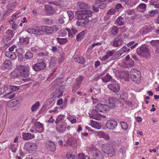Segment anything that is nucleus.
I'll use <instances>...</instances> for the list:
<instances>
[{
	"label": "nucleus",
	"instance_id": "f257e3e1",
	"mask_svg": "<svg viewBox=\"0 0 159 159\" xmlns=\"http://www.w3.org/2000/svg\"><path fill=\"white\" fill-rule=\"evenodd\" d=\"M30 68L29 67H25L23 66L19 65L17 66L16 68L14 70L12 73L17 72L16 76H20L22 78H27L29 75Z\"/></svg>",
	"mask_w": 159,
	"mask_h": 159
},
{
	"label": "nucleus",
	"instance_id": "f03ea898",
	"mask_svg": "<svg viewBox=\"0 0 159 159\" xmlns=\"http://www.w3.org/2000/svg\"><path fill=\"white\" fill-rule=\"evenodd\" d=\"M102 151L110 157L114 156L116 153L113 146L111 144L107 143L102 144L101 146Z\"/></svg>",
	"mask_w": 159,
	"mask_h": 159
},
{
	"label": "nucleus",
	"instance_id": "7ed1b4c3",
	"mask_svg": "<svg viewBox=\"0 0 159 159\" xmlns=\"http://www.w3.org/2000/svg\"><path fill=\"white\" fill-rule=\"evenodd\" d=\"M137 54L146 58H148L150 56V52L149 50V47L147 45H143L137 49Z\"/></svg>",
	"mask_w": 159,
	"mask_h": 159
},
{
	"label": "nucleus",
	"instance_id": "20e7f679",
	"mask_svg": "<svg viewBox=\"0 0 159 159\" xmlns=\"http://www.w3.org/2000/svg\"><path fill=\"white\" fill-rule=\"evenodd\" d=\"M88 150L95 159H103L104 157L102 153L94 146L89 148Z\"/></svg>",
	"mask_w": 159,
	"mask_h": 159
},
{
	"label": "nucleus",
	"instance_id": "39448f33",
	"mask_svg": "<svg viewBox=\"0 0 159 159\" xmlns=\"http://www.w3.org/2000/svg\"><path fill=\"white\" fill-rule=\"evenodd\" d=\"M131 78L132 81L136 84H139L141 81V73L136 69L133 68L130 71Z\"/></svg>",
	"mask_w": 159,
	"mask_h": 159
},
{
	"label": "nucleus",
	"instance_id": "423d86ee",
	"mask_svg": "<svg viewBox=\"0 0 159 159\" xmlns=\"http://www.w3.org/2000/svg\"><path fill=\"white\" fill-rule=\"evenodd\" d=\"M92 12H93L88 10L84 11H78L75 12V14L77 16L78 19L84 20L91 17L92 16Z\"/></svg>",
	"mask_w": 159,
	"mask_h": 159
},
{
	"label": "nucleus",
	"instance_id": "0eeeda50",
	"mask_svg": "<svg viewBox=\"0 0 159 159\" xmlns=\"http://www.w3.org/2000/svg\"><path fill=\"white\" fill-rule=\"evenodd\" d=\"M61 116V115L59 116L55 121L56 130L60 133H63L65 131L66 125V123L65 122L60 120V117Z\"/></svg>",
	"mask_w": 159,
	"mask_h": 159
},
{
	"label": "nucleus",
	"instance_id": "6e6552de",
	"mask_svg": "<svg viewBox=\"0 0 159 159\" xmlns=\"http://www.w3.org/2000/svg\"><path fill=\"white\" fill-rule=\"evenodd\" d=\"M38 148V145L36 143L28 142L24 145V149L29 152L35 151Z\"/></svg>",
	"mask_w": 159,
	"mask_h": 159
},
{
	"label": "nucleus",
	"instance_id": "1a4fd4ad",
	"mask_svg": "<svg viewBox=\"0 0 159 159\" xmlns=\"http://www.w3.org/2000/svg\"><path fill=\"white\" fill-rule=\"evenodd\" d=\"M46 66V63L44 62H42L33 65L32 66V68L34 71H38L45 69Z\"/></svg>",
	"mask_w": 159,
	"mask_h": 159
},
{
	"label": "nucleus",
	"instance_id": "9d476101",
	"mask_svg": "<svg viewBox=\"0 0 159 159\" xmlns=\"http://www.w3.org/2000/svg\"><path fill=\"white\" fill-rule=\"evenodd\" d=\"M95 110L99 112H104L109 110V106L106 104L98 103L96 106Z\"/></svg>",
	"mask_w": 159,
	"mask_h": 159
},
{
	"label": "nucleus",
	"instance_id": "9b49d317",
	"mask_svg": "<svg viewBox=\"0 0 159 159\" xmlns=\"http://www.w3.org/2000/svg\"><path fill=\"white\" fill-rule=\"evenodd\" d=\"M107 87L112 92L116 93L120 90V85L119 84L116 83H112L107 85Z\"/></svg>",
	"mask_w": 159,
	"mask_h": 159
},
{
	"label": "nucleus",
	"instance_id": "f8f14e48",
	"mask_svg": "<svg viewBox=\"0 0 159 159\" xmlns=\"http://www.w3.org/2000/svg\"><path fill=\"white\" fill-rule=\"evenodd\" d=\"M117 122L116 121L114 120H109L107 121L106 126L110 129H114L117 125Z\"/></svg>",
	"mask_w": 159,
	"mask_h": 159
},
{
	"label": "nucleus",
	"instance_id": "ddd939ff",
	"mask_svg": "<svg viewBox=\"0 0 159 159\" xmlns=\"http://www.w3.org/2000/svg\"><path fill=\"white\" fill-rule=\"evenodd\" d=\"M118 102V100L115 97H110L108 99L107 103L109 104V108H114L116 107V104Z\"/></svg>",
	"mask_w": 159,
	"mask_h": 159
},
{
	"label": "nucleus",
	"instance_id": "4468645a",
	"mask_svg": "<svg viewBox=\"0 0 159 159\" xmlns=\"http://www.w3.org/2000/svg\"><path fill=\"white\" fill-rule=\"evenodd\" d=\"M95 109H93L91 113L89 114V116L90 118L96 120H100L101 117V115Z\"/></svg>",
	"mask_w": 159,
	"mask_h": 159
},
{
	"label": "nucleus",
	"instance_id": "2eb2a0df",
	"mask_svg": "<svg viewBox=\"0 0 159 159\" xmlns=\"http://www.w3.org/2000/svg\"><path fill=\"white\" fill-rule=\"evenodd\" d=\"M77 5L79 9L81 10H87L90 8V7L87 3L82 2H78Z\"/></svg>",
	"mask_w": 159,
	"mask_h": 159
},
{
	"label": "nucleus",
	"instance_id": "dca6fc26",
	"mask_svg": "<svg viewBox=\"0 0 159 159\" xmlns=\"http://www.w3.org/2000/svg\"><path fill=\"white\" fill-rule=\"evenodd\" d=\"M39 27L40 30L41 31V34H42L43 32H45L48 34H51L53 32L52 29L51 27L43 26Z\"/></svg>",
	"mask_w": 159,
	"mask_h": 159
},
{
	"label": "nucleus",
	"instance_id": "f3484780",
	"mask_svg": "<svg viewBox=\"0 0 159 159\" xmlns=\"http://www.w3.org/2000/svg\"><path fill=\"white\" fill-rule=\"evenodd\" d=\"M64 88L63 85L61 86L59 88L56 90L54 92L53 95L55 96L57 94H58L57 97L59 98L63 95V90Z\"/></svg>",
	"mask_w": 159,
	"mask_h": 159
},
{
	"label": "nucleus",
	"instance_id": "a211bd4d",
	"mask_svg": "<svg viewBox=\"0 0 159 159\" xmlns=\"http://www.w3.org/2000/svg\"><path fill=\"white\" fill-rule=\"evenodd\" d=\"M22 138L24 140H28L34 139L35 137L34 135L30 133H24L22 134Z\"/></svg>",
	"mask_w": 159,
	"mask_h": 159
},
{
	"label": "nucleus",
	"instance_id": "6ab92c4d",
	"mask_svg": "<svg viewBox=\"0 0 159 159\" xmlns=\"http://www.w3.org/2000/svg\"><path fill=\"white\" fill-rule=\"evenodd\" d=\"M27 32L31 34H34L37 35L41 34V31L40 30V27H38L37 29H28L27 30Z\"/></svg>",
	"mask_w": 159,
	"mask_h": 159
},
{
	"label": "nucleus",
	"instance_id": "aec40b11",
	"mask_svg": "<svg viewBox=\"0 0 159 159\" xmlns=\"http://www.w3.org/2000/svg\"><path fill=\"white\" fill-rule=\"evenodd\" d=\"M47 148L52 152H54L56 150V146L55 143L52 141H49L47 143Z\"/></svg>",
	"mask_w": 159,
	"mask_h": 159
},
{
	"label": "nucleus",
	"instance_id": "412c9836",
	"mask_svg": "<svg viewBox=\"0 0 159 159\" xmlns=\"http://www.w3.org/2000/svg\"><path fill=\"white\" fill-rule=\"evenodd\" d=\"M120 76L121 79H124L126 81H128L129 80V73L127 71L121 72Z\"/></svg>",
	"mask_w": 159,
	"mask_h": 159
},
{
	"label": "nucleus",
	"instance_id": "4be33fe9",
	"mask_svg": "<svg viewBox=\"0 0 159 159\" xmlns=\"http://www.w3.org/2000/svg\"><path fill=\"white\" fill-rule=\"evenodd\" d=\"M45 10L49 14H52L55 12V10L51 5H46L45 6Z\"/></svg>",
	"mask_w": 159,
	"mask_h": 159
},
{
	"label": "nucleus",
	"instance_id": "5701e85b",
	"mask_svg": "<svg viewBox=\"0 0 159 159\" xmlns=\"http://www.w3.org/2000/svg\"><path fill=\"white\" fill-rule=\"evenodd\" d=\"M5 54L6 56L12 60H15L16 57L15 54L10 51H6L5 52Z\"/></svg>",
	"mask_w": 159,
	"mask_h": 159
},
{
	"label": "nucleus",
	"instance_id": "b1692460",
	"mask_svg": "<svg viewBox=\"0 0 159 159\" xmlns=\"http://www.w3.org/2000/svg\"><path fill=\"white\" fill-rule=\"evenodd\" d=\"M3 66L6 69H10L12 68V62L9 60H7L3 63Z\"/></svg>",
	"mask_w": 159,
	"mask_h": 159
},
{
	"label": "nucleus",
	"instance_id": "393cba45",
	"mask_svg": "<svg viewBox=\"0 0 159 159\" xmlns=\"http://www.w3.org/2000/svg\"><path fill=\"white\" fill-rule=\"evenodd\" d=\"M111 78V77L108 74H107L105 76L102 78L101 79L105 83L109 81L110 80L111 81L116 82V81L115 80Z\"/></svg>",
	"mask_w": 159,
	"mask_h": 159
},
{
	"label": "nucleus",
	"instance_id": "a878e982",
	"mask_svg": "<svg viewBox=\"0 0 159 159\" xmlns=\"http://www.w3.org/2000/svg\"><path fill=\"white\" fill-rule=\"evenodd\" d=\"M34 125L35 127L36 128L39 129H41V130L39 132V133H41L43 132L44 130V128L43 124L39 122L36 121L34 123Z\"/></svg>",
	"mask_w": 159,
	"mask_h": 159
},
{
	"label": "nucleus",
	"instance_id": "bb28decb",
	"mask_svg": "<svg viewBox=\"0 0 159 159\" xmlns=\"http://www.w3.org/2000/svg\"><path fill=\"white\" fill-rule=\"evenodd\" d=\"M11 38L10 37L5 36L3 39V41L6 45H10L12 43V40H11Z\"/></svg>",
	"mask_w": 159,
	"mask_h": 159
},
{
	"label": "nucleus",
	"instance_id": "cd10ccee",
	"mask_svg": "<svg viewBox=\"0 0 159 159\" xmlns=\"http://www.w3.org/2000/svg\"><path fill=\"white\" fill-rule=\"evenodd\" d=\"M74 59L75 61L79 63L82 64H83L84 63V58L82 56H77L75 57Z\"/></svg>",
	"mask_w": 159,
	"mask_h": 159
},
{
	"label": "nucleus",
	"instance_id": "c85d7f7f",
	"mask_svg": "<svg viewBox=\"0 0 159 159\" xmlns=\"http://www.w3.org/2000/svg\"><path fill=\"white\" fill-rule=\"evenodd\" d=\"M97 135L99 137L101 138L102 137L105 139L107 140H108L110 139L109 135L107 134L104 133L102 132L101 131H99L97 132Z\"/></svg>",
	"mask_w": 159,
	"mask_h": 159
},
{
	"label": "nucleus",
	"instance_id": "c756f323",
	"mask_svg": "<svg viewBox=\"0 0 159 159\" xmlns=\"http://www.w3.org/2000/svg\"><path fill=\"white\" fill-rule=\"evenodd\" d=\"M85 34V31H83L78 34L76 36V39L78 41H80L83 39Z\"/></svg>",
	"mask_w": 159,
	"mask_h": 159
},
{
	"label": "nucleus",
	"instance_id": "7c9ffc66",
	"mask_svg": "<svg viewBox=\"0 0 159 159\" xmlns=\"http://www.w3.org/2000/svg\"><path fill=\"white\" fill-rule=\"evenodd\" d=\"M91 124V126L98 129H100L101 128V125L99 123L96 121H93L92 120H90Z\"/></svg>",
	"mask_w": 159,
	"mask_h": 159
},
{
	"label": "nucleus",
	"instance_id": "2f4dec72",
	"mask_svg": "<svg viewBox=\"0 0 159 159\" xmlns=\"http://www.w3.org/2000/svg\"><path fill=\"white\" fill-rule=\"evenodd\" d=\"M76 143V140L73 137H71L68 139L67 144L70 145H72Z\"/></svg>",
	"mask_w": 159,
	"mask_h": 159
},
{
	"label": "nucleus",
	"instance_id": "473e14b6",
	"mask_svg": "<svg viewBox=\"0 0 159 159\" xmlns=\"http://www.w3.org/2000/svg\"><path fill=\"white\" fill-rule=\"evenodd\" d=\"M40 106V103L39 101H37L33 105L31 110L33 112L36 111Z\"/></svg>",
	"mask_w": 159,
	"mask_h": 159
},
{
	"label": "nucleus",
	"instance_id": "72a5a7b5",
	"mask_svg": "<svg viewBox=\"0 0 159 159\" xmlns=\"http://www.w3.org/2000/svg\"><path fill=\"white\" fill-rule=\"evenodd\" d=\"M20 42L24 44H27L29 43V39L28 37H24L20 38Z\"/></svg>",
	"mask_w": 159,
	"mask_h": 159
},
{
	"label": "nucleus",
	"instance_id": "f704fd0d",
	"mask_svg": "<svg viewBox=\"0 0 159 159\" xmlns=\"http://www.w3.org/2000/svg\"><path fill=\"white\" fill-rule=\"evenodd\" d=\"M151 45L155 48H159V40H152L150 42Z\"/></svg>",
	"mask_w": 159,
	"mask_h": 159
},
{
	"label": "nucleus",
	"instance_id": "c9c22d12",
	"mask_svg": "<svg viewBox=\"0 0 159 159\" xmlns=\"http://www.w3.org/2000/svg\"><path fill=\"white\" fill-rule=\"evenodd\" d=\"M119 30L118 28L116 26H114L111 28V33L112 35H115L118 33Z\"/></svg>",
	"mask_w": 159,
	"mask_h": 159
},
{
	"label": "nucleus",
	"instance_id": "e433bc0d",
	"mask_svg": "<svg viewBox=\"0 0 159 159\" xmlns=\"http://www.w3.org/2000/svg\"><path fill=\"white\" fill-rule=\"evenodd\" d=\"M57 41L60 44H63L67 42V39L66 38H59L56 39Z\"/></svg>",
	"mask_w": 159,
	"mask_h": 159
},
{
	"label": "nucleus",
	"instance_id": "4c0bfd02",
	"mask_svg": "<svg viewBox=\"0 0 159 159\" xmlns=\"http://www.w3.org/2000/svg\"><path fill=\"white\" fill-rule=\"evenodd\" d=\"M116 22L119 26L123 25L124 23L123 22V18L121 17H119L116 20Z\"/></svg>",
	"mask_w": 159,
	"mask_h": 159
},
{
	"label": "nucleus",
	"instance_id": "58836bf2",
	"mask_svg": "<svg viewBox=\"0 0 159 159\" xmlns=\"http://www.w3.org/2000/svg\"><path fill=\"white\" fill-rule=\"evenodd\" d=\"M57 58L56 57H54L52 58L50 60L49 66H53L57 63Z\"/></svg>",
	"mask_w": 159,
	"mask_h": 159
},
{
	"label": "nucleus",
	"instance_id": "ea45409f",
	"mask_svg": "<svg viewBox=\"0 0 159 159\" xmlns=\"http://www.w3.org/2000/svg\"><path fill=\"white\" fill-rule=\"evenodd\" d=\"M84 79V77L82 76H78L76 79V83L80 85Z\"/></svg>",
	"mask_w": 159,
	"mask_h": 159
},
{
	"label": "nucleus",
	"instance_id": "a19ab883",
	"mask_svg": "<svg viewBox=\"0 0 159 159\" xmlns=\"http://www.w3.org/2000/svg\"><path fill=\"white\" fill-rule=\"evenodd\" d=\"M17 2H13L10 6L8 7V10L12 11L16 7V6L17 5Z\"/></svg>",
	"mask_w": 159,
	"mask_h": 159
},
{
	"label": "nucleus",
	"instance_id": "79ce46f5",
	"mask_svg": "<svg viewBox=\"0 0 159 159\" xmlns=\"http://www.w3.org/2000/svg\"><path fill=\"white\" fill-rule=\"evenodd\" d=\"M83 20L79 19L76 22V25L78 26H83L84 25V21Z\"/></svg>",
	"mask_w": 159,
	"mask_h": 159
},
{
	"label": "nucleus",
	"instance_id": "37998d69",
	"mask_svg": "<svg viewBox=\"0 0 159 159\" xmlns=\"http://www.w3.org/2000/svg\"><path fill=\"white\" fill-rule=\"evenodd\" d=\"M6 33V34L9 35L8 36H7L10 37V38H12L14 35V34L13 33V32L11 30H7Z\"/></svg>",
	"mask_w": 159,
	"mask_h": 159
},
{
	"label": "nucleus",
	"instance_id": "c03bdc74",
	"mask_svg": "<svg viewBox=\"0 0 159 159\" xmlns=\"http://www.w3.org/2000/svg\"><path fill=\"white\" fill-rule=\"evenodd\" d=\"M158 12V11L157 10H151L148 12V14L150 16L152 17L157 14Z\"/></svg>",
	"mask_w": 159,
	"mask_h": 159
},
{
	"label": "nucleus",
	"instance_id": "a18cd8bd",
	"mask_svg": "<svg viewBox=\"0 0 159 159\" xmlns=\"http://www.w3.org/2000/svg\"><path fill=\"white\" fill-rule=\"evenodd\" d=\"M147 7V5L144 3H141L139 4L137 8L140 9H143L145 10Z\"/></svg>",
	"mask_w": 159,
	"mask_h": 159
},
{
	"label": "nucleus",
	"instance_id": "49530a36",
	"mask_svg": "<svg viewBox=\"0 0 159 159\" xmlns=\"http://www.w3.org/2000/svg\"><path fill=\"white\" fill-rule=\"evenodd\" d=\"M78 159H86V157H89L87 156H85L83 153H79L78 156Z\"/></svg>",
	"mask_w": 159,
	"mask_h": 159
},
{
	"label": "nucleus",
	"instance_id": "de8ad7c7",
	"mask_svg": "<svg viewBox=\"0 0 159 159\" xmlns=\"http://www.w3.org/2000/svg\"><path fill=\"white\" fill-rule=\"evenodd\" d=\"M120 50V51H121V52L123 53H124L126 52L129 51L130 50V49L127 48L126 46H124L121 48Z\"/></svg>",
	"mask_w": 159,
	"mask_h": 159
},
{
	"label": "nucleus",
	"instance_id": "09e8293b",
	"mask_svg": "<svg viewBox=\"0 0 159 159\" xmlns=\"http://www.w3.org/2000/svg\"><path fill=\"white\" fill-rule=\"evenodd\" d=\"M127 64L128 67H131L134 66V61L133 60L131 59L127 62Z\"/></svg>",
	"mask_w": 159,
	"mask_h": 159
},
{
	"label": "nucleus",
	"instance_id": "8fccbe9b",
	"mask_svg": "<svg viewBox=\"0 0 159 159\" xmlns=\"http://www.w3.org/2000/svg\"><path fill=\"white\" fill-rule=\"evenodd\" d=\"M80 85L76 83L73 86L72 90V91L75 92L77 89L80 88Z\"/></svg>",
	"mask_w": 159,
	"mask_h": 159
},
{
	"label": "nucleus",
	"instance_id": "3c124183",
	"mask_svg": "<svg viewBox=\"0 0 159 159\" xmlns=\"http://www.w3.org/2000/svg\"><path fill=\"white\" fill-rule=\"evenodd\" d=\"M97 3H95L93 5V10L96 12H98L99 11L98 9V6Z\"/></svg>",
	"mask_w": 159,
	"mask_h": 159
},
{
	"label": "nucleus",
	"instance_id": "603ef678",
	"mask_svg": "<svg viewBox=\"0 0 159 159\" xmlns=\"http://www.w3.org/2000/svg\"><path fill=\"white\" fill-rule=\"evenodd\" d=\"M98 5V7L99 8L101 9H103L104 8H105L106 6H107V4L104 3H97Z\"/></svg>",
	"mask_w": 159,
	"mask_h": 159
},
{
	"label": "nucleus",
	"instance_id": "864d4df0",
	"mask_svg": "<svg viewBox=\"0 0 159 159\" xmlns=\"http://www.w3.org/2000/svg\"><path fill=\"white\" fill-rule=\"evenodd\" d=\"M25 57L26 59H30L33 57V54L30 52H27L25 54Z\"/></svg>",
	"mask_w": 159,
	"mask_h": 159
},
{
	"label": "nucleus",
	"instance_id": "5fc2aeb1",
	"mask_svg": "<svg viewBox=\"0 0 159 159\" xmlns=\"http://www.w3.org/2000/svg\"><path fill=\"white\" fill-rule=\"evenodd\" d=\"M115 12L116 11L114 9H111L108 11L107 13V15L111 16L114 14Z\"/></svg>",
	"mask_w": 159,
	"mask_h": 159
},
{
	"label": "nucleus",
	"instance_id": "6e6d98bb",
	"mask_svg": "<svg viewBox=\"0 0 159 159\" xmlns=\"http://www.w3.org/2000/svg\"><path fill=\"white\" fill-rule=\"evenodd\" d=\"M116 52V51L114 50H112L111 51L108 50L106 53L110 57V56H112Z\"/></svg>",
	"mask_w": 159,
	"mask_h": 159
},
{
	"label": "nucleus",
	"instance_id": "4d7b16f0",
	"mask_svg": "<svg viewBox=\"0 0 159 159\" xmlns=\"http://www.w3.org/2000/svg\"><path fill=\"white\" fill-rule=\"evenodd\" d=\"M66 157L68 159H74L76 158V156L75 155H72L70 153H68L66 154Z\"/></svg>",
	"mask_w": 159,
	"mask_h": 159
},
{
	"label": "nucleus",
	"instance_id": "13d9d810",
	"mask_svg": "<svg viewBox=\"0 0 159 159\" xmlns=\"http://www.w3.org/2000/svg\"><path fill=\"white\" fill-rule=\"evenodd\" d=\"M113 46L115 47H117L119 46V41L117 40H116L115 38L113 40Z\"/></svg>",
	"mask_w": 159,
	"mask_h": 159
},
{
	"label": "nucleus",
	"instance_id": "bf43d9fd",
	"mask_svg": "<svg viewBox=\"0 0 159 159\" xmlns=\"http://www.w3.org/2000/svg\"><path fill=\"white\" fill-rule=\"evenodd\" d=\"M67 13L69 17V19L70 20H71L74 16V14L71 11H68Z\"/></svg>",
	"mask_w": 159,
	"mask_h": 159
},
{
	"label": "nucleus",
	"instance_id": "052dcab7",
	"mask_svg": "<svg viewBox=\"0 0 159 159\" xmlns=\"http://www.w3.org/2000/svg\"><path fill=\"white\" fill-rule=\"evenodd\" d=\"M120 124L122 128L123 129L126 130L127 129L128 126L126 123L124 122H121Z\"/></svg>",
	"mask_w": 159,
	"mask_h": 159
},
{
	"label": "nucleus",
	"instance_id": "680f3d73",
	"mask_svg": "<svg viewBox=\"0 0 159 159\" xmlns=\"http://www.w3.org/2000/svg\"><path fill=\"white\" fill-rule=\"evenodd\" d=\"M122 53L120 51V50L117 52L115 54L114 57L115 58L114 59H116L117 58H118L122 54Z\"/></svg>",
	"mask_w": 159,
	"mask_h": 159
},
{
	"label": "nucleus",
	"instance_id": "e2e57ef3",
	"mask_svg": "<svg viewBox=\"0 0 159 159\" xmlns=\"http://www.w3.org/2000/svg\"><path fill=\"white\" fill-rule=\"evenodd\" d=\"M101 42H97L96 43H93V44H92V45L90 46L89 48L92 49L94 47L97 46H100L101 45Z\"/></svg>",
	"mask_w": 159,
	"mask_h": 159
},
{
	"label": "nucleus",
	"instance_id": "0e129e2a",
	"mask_svg": "<svg viewBox=\"0 0 159 159\" xmlns=\"http://www.w3.org/2000/svg\"><path fill=\"white\" fill-rule=\"evenodd\" d=\"M115 38L116 39V40H117L119 42H122L124 40V38H123L121 35H118Z\"/></svg>",
	"mask_w": 159,
	"mask_h": 159
},
{
	"label": "nucleus",
	"instance_id": "69168bd1",
	"mask_svg": "<svg viewBox=\"0 0 159 159\" xmlns=\"http://www.w3.org/2000/svg\"><path fill=\"white\" fill-rule=\"evenodd\" d=\"M10 89L12 91H16L17 90L19 89V87L17 86H15L13 85H11L10 86Z\"/></svg>",
	"mask_w": 159,
	"mask_h": 159
},
{
	"label": "nucleus",
	"instance_id": "338daca9",
	"mask_svg": "<svg viewBox=\"0 0 159 159\" xmlns=\"http://www.w3.org/2000/svg\"><path fill=\"white\" fill-rule=\"evenodd\" d=\"M43 21L46 24H51L52 23V21L51 19H48V18L44 19Z\"/></svg>",
	"mask_w": 159,
	"mask_h": 159
},
{
	"label": "nucleus",
	"instance_id": "774afa93",
	"mask_svg": "<svg viewBox=\"0 0 159 159\" xmlns=\"http://www.w3.org/2000/svg\"><path fill=\"white\" fill-rule=\"evenodd\" d=\"M9 149H10L12 152H15L16 150V148L14 144H11L9 146Z\"/></svg>",
	"mask_w": 159,
	"mask_h": 159
}]
</instances>
